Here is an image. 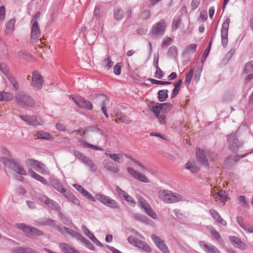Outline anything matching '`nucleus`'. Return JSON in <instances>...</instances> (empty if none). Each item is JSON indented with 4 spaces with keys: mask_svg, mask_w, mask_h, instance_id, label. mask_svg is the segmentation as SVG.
Here are the masks:
<instances>
[{
    "mask_svg": "<svg viewBox=\"0 0 253 253\" xmlns=\"http://www.w3.org/2000/svg\"><path fill=\"white\" fill-rule=\"evenodd\" d=\"M103 164L104 167L109 171L117 173L120 170L117 165L109 160H104Z\"/></svg>",
    "mask_w": 253,
    "mask_h": 253,
    "instance_id": "nucleus-24",
    "label": "nucleus"
},
{
    "mask_svg": "<svg viewBox=\"0 0 253 253\" xmlns=\"http://www.w3.org/2000/svg\"><path fill=\"white\" fill-rule=\"evenodd\" d=\"M31 36L30 40L32 42H37L41 37V31L38 21H31Z\"/></svg>",
    "mask_w": 253,
    "mask_h": 253,
    "instance_id": "nucleus-8",
    "label": "nucleus"
},
{
    "mask_svg": "<svg viewBox=\"0 0 253 253\" xmlns=\"http://www.w3.org/2000/svg\"><path fill=\"white\" fill-rule=\"evenodd\" d=\"M79 142L81 145L84 146L85 147L89 148L95 150L102 151L103 150L101 147L88 143V142L82 139L80 140Z\"/></svg>",
    "mask_w": 253,
    "mask_h": 253,
    "instance_id": "nucleus-36",
    "label": "nucleus"
},
{
    "mask_svg": "<svg viewBox=\"0 0 253 253\" xmlns=\"http://www.w3.org/2000/svg\"><path fill=\"white\" fill-rule=\"evenodd\" d=\"M151 11L149 10H144L141 15V18L143 20H147L150 17Z\"/></svg>",
    "mask_w": 253,
    "mask_h": 253,
    "instance_id": "nucleus-62",
    "label": "nucleus"
},
{
    "mask_svg": "<svg viewBox=\"0 0 253 253\" xmlns=\"http://www.w3.org/2000/svg\"><path fill=\"white\" fill-rule=\"evenodd\" d=\"M95 199L104 205L111 209H117L119 207L118 203L115 200L102 193L96 194Z\"/></svg>",
    "mask_w": 253,
    "mask_h": 253,
    "instance_id": "nucleus-4",
    "label": "nucleus"
},
{
    "mask_svg": "<svg viewBox=\"0 0 253 253\" xmlns=\"http://www.w3.org/2000/svg\"><path fill=\"white\" fill-rule=\"evenodd\" d=\"M113 65V62L109 57L105 58L102 63V67L106 70H109Z\"/></svg>",
    "mask_w": 253,
    "mask_h": 253,
    "instance_id": "nucleus-38",
    "label": "nucleus"
},
{
    "mask_svg": "<svg viewBox=\"0 0 253 253\" xmlns=\"http://www.w3.org/2000/svg\"><path fill=\"white\" fill-rule=\"evenodd\" d=\"M124 200H126L127 201V202L131 206L134 207L135 205V202L134 198L131 197V196L127 194L125 198L124 199Z\"/></svg>",
    "mask_w": 253,
    "mask_h": 253,
    "instance_id": "nucleus-59",
    "label": "nucleus"
},
{
    "mask_svg": "<svg viewBox=\"0 0 253 253\" xmlns=\"http://www.w3.org/2000/svg\"><path fill=\"white\" fill-rule=\"evenodd\" d=\"M74 156L81 161L83 163L90 168V170L92 171H95L96 168L92 161L88 157L84 156L83 153L78 150L74 151Z\"/></svg>",
    "mask_w": 253,
    "mask_h": 253,
    "instance_id": "nucleus-7",
    "label": "nucleus"
},
{
    "mask_svg": "<svg viewBox=\"0 0 253 253\" xmlns=\"http://www.w3.org/2000/svg\"><path fill=\"white\" fill-rule=\"evenodd\" d=\"M167 24L164 19H162L158 22L154 24L151 29V34L153 36L162 35L164 34Z\"/></svg>",
    "mask_w": 253,
    "mask_h": 253,
    "instance_id": "nucleus-10",
    "label": "nucleus"
},
{
    "mask_svg": "<svg viewBox=\"0 0 253 253\" xmlns=\"http://www.w3.org/2000/svg\"><path fill=\"white\" fill-rule=\"evenodd\" d=\"M241 227L249 233H253V226L245 223Z\"/></svg>",
    "mask_w": 253,
    "mask_h": 253,
    "instance_id": "nucleus-64",
    "label": "nucleus"
},
{
    "mask_svg": "<svg viewBox=\"0 0 253 253\" xmlns=\"http://www.w3.org/2000/svg\"><path fill=\"white\" fill-rule=\"evenodd\" d=\"M144 210L145 212L153 219H156L157 218L158 216L156 212L153 210L150 205L148 207H146Z\"/></svg>",
    "mask_w": 253,
    "mask_h": 253,
    "instance_id": "nucleus-42",
    "label": "nucleus"
},
{
    "mask_svg": "<svg viewBox=\"0 0 253 253\" xmlns=\"http://www.w3.org/2000/svg\"><path fill=\"white\" fill-rule=\"evenodd\" d=\"M230 22V19L229 17H227L222 26L221 36L222 44L224 47H226L228 43V33Z\"/></svg>",
    "mask_w": 253,
    "mask_h": 253,
    "instance_id": "nucleus-14",
    "label": "nucleus"
},
{
    "mask_svg": "<svg viewBox=\"0 0 253 253\" xmlns=\"http://www.w3.org/2000/svg\"><path fill=\"white\" fill-rule=\"evenodd\" d=\"M14 98L16 103L21 107L30 109L35 107L33 98L23 91L17 92Z\"/></svg>",
    "mask_w": 253,
    "mask_h": 253,
    "instance_id": "nucleus-3",
    "label": "nucleus"
},
{
    "mask_svg": "<svg viewBox=\"0 0 253 253\" xmlns=\"http://www.w3.org/2000/svg\"><path fill=\"white\" fill-rule=\"evenodd\" d=\"M177 48L176 46L172 45L168 50V56L170 58H175L177 55Z\"/></svg>",
    "mask_w": 253,
    "mask_h": 253,
    "instance_id": "nucleus-39",
    "label": "nucleus"
},
{
    "mask_svg": "<svg viewBox=\"0 0 253 253\" xmlns=\"http://www.w3.org/2000/svg\"><path fill=\"white\" fill-rule=\"evenodd\" d=\"M227 140L229 142V149L232 151H235L243 144V142H240L238 140L235 133H231L229 135Z\"/></svg>",
    "mask_w": 253,
    "mask_h": 253,
    "instance_id": "nucleus-17",
    "label": "nucleus"
},
{
    "mask_svg": "<svg viewBox=\"0 0 253 253\" xmlns=\"http://www.w3.org/2000/svg\"><path fill=\"white\" fill-rule=\"evenodd\" d=\"M148 80L154 84H162V85H166V84H171V83L167 81H162L156 80L154 79H149Z\"/></svg>",
    "mask_w": 253,
    "mask_h": 253,
    "instance_id": "nucleus-51",
    "label": "nucleus"
},
{
    "mask_svg": "<svg viewBox=\"0 0 253 253\" xmlns=\"http://www.w3.org/2000/svg\"><path fill=\"white\" fill-rule=\"evenodd\" d=\"M197 47V44L193 43L187 45L183 51V54H187L191 52H194L196 51Z\"/></svg>",
    "mask_w": 253,
    "mask_h": 253,
    "instance_id": "nucleus-37",
    "label": "nucleus"
},
{
    "mask_svg": "<svg viewBox=\"0 0 253 253\" xmlns=\"http://www.w3.org/2000/svg\"><path fill=\"white\" fill-rule=\"evenodd\" d=\"M89 131H96L99 134H101V131L100 129L95 128L91 127H86L85 128H81L79 130H74L72 131V133H77L80 136H83L85 134L86 132Z\"/></svg>",
    "mask_w": 253,
    "mask_h": 253,
    "instance_id": "nucleus-27",
    "label": "nucleus"
},
{
    "mask_svg": "<svg viewBox=\"0 0 253 253\" xmlns=\"http://www.w3.org/2000/svg\"><path fill=\"white\" fill-rule=\"evenodd\" d=\"M211 44V41L209 42V45L206 48V49L204 50V51L203 52V55L202 57V62H203L204 61H205L206 59L208 57L209 52H210V50Z\"/></svg>",
    "mask_w": 253,
    "mask_h": 253,
    "instance_id": "nucleus-52",
    "label": "nucleus"
},
{
    "mask_svg": "<svg viewBox=\"0 0 253 253\" xmlns=\"http://www.w3.org/2000/svg\"><path fill=\"white\" fill-rule=\"evenodd\" d=\"M82 195L83 196L87 198V199L90 200L92 202H95L97 200L95 199V196L93 197L90 193H89L85 189L82 193Z\"/></svg>",
    "mask_w": 253,
    "mask_h": 253,
    "instance_id": "nucleus-55",
    "label": "nucleus"
},
{
    "mask_svg": "<svg viewBox=\"0 0 253 253\" xmlns=\"http://www.w3.org/2000/svg\"><path fill=\"white\" fill-rule=\"evenodd\" d=\"M32 251L30 248L25 247H16L13 249V253H31Z\"/></svg>",
    "mask_w": 253,
    "mask_h": 253,
    "instance_id": "nucleus-41",
    "label": "nucleus"
},
{
    "mask_svg": "<svg viewBox=\"0 0 253 253\" xmlns=\"http://www.w3.org/2000/svg\"><path fill=\"white\" fill-rule=\"evenodd\" d=\"M8 80L12 85L13 88L17 90L19 88V84L16 79L11 74L7 77Z\"/></svg>",
    "mask_w": 253,
    "mask_h": 253,
    "instance_id": "nucleus-43",
    "label": "nucleus"
},
{
    "mask_svg": "<svg viewBox=\"0 0 253 253\" xmlns=\"http://www.w3.org/2000/svg\"><path fill=\"white\" fill-rule=\"evenodd\" d=\"M19 117L27 124L34 126H41L44 123L43 120L38 116L20 115Z\"/></svg>",
    "mask_w": 253,
    "mask_h": 253,
    "instance_id": "nucleus-6",
    "label": "nucleus"
},
{
    "mask_svg": "<svg viewBox=\"0 0 253 253\" xmlns=\"http://www.w3.org/2000/svg\"><path fill=\"white\" fill-rule=\"evenodd\" d=\"M158 194L160 199L168 204L175 203L183 200L182 196L179 194L168 190H160Z\"/></svg>",
    "mask_w": 253,
    "mask_h": 253,
    "instance_id": "nucleus-2",
    "label": "nucleus"
},
{
    "mask_svg": "<svg viewBox=\"0 0 253 253\" xmlns=\"http://www.w3.org/2000/svg\"><path fill=\"white\" fill-rule=\"evenodd\" d=\"M43 82V79L42 75L38 72L34 71L32 74L31 86L36 90H40L42 88Z\"/></svg>",
    "mask_w": 253,
    "mask_h": 253,
    "instance_id": "nucleus-12",
    "label": "nucleus"
},
{
    "mask_svg": "<svg viewBox=\"0 0 253 253\" xmlns=\"http://www.w3.org/2000/svg\"><path fill=\"white\" fill-rule=\"evenodd\" d=\"M211 234L212 237L215 238L216 240L218 241H220L221 240V238L219 233L213 227H211L210 230Z\"/></svg>",
    "mask_w": 253,
    "mask_h": 253,
    "instance_id": "nucleus-48",
    "label": "nucleus"
},
{
    "mask_svg": "<svg viewBox=\"0 0 253 253\" xmlns=\"http://www.w3.org/2000/svg\"><path fill=\"white\" fill-rule=\"evenodd\" d=\"M116 116L120 121L123 123H125L126 124H129L131 122V121L122 113H116Z\"/></svg>",
    "mask_w": 253,
    "mask_h": 253,
    "instance_id": "nucleus-40",
    "label": "nucleus"
},
{
    "mask_svg": "<svg viewBox=\"0 0 253 253\" xmlns=\"http://www.w3.org/2000/svg\"><path fill=\"white\" fill-rule=\"evenodd\" d=\"M193 70L191 69L189 71L188 73L186 75L185 80V84L186 85H189V84L190 83L193 76Z\"/></svg>",
    "mask_w": 253,
    "mask_h": 253,
    "instance_id": "nucleus-54",
    "label": "nucleus"
},
{
    "mask_svg": "<svg viewBox=\"0 0 253 253\" xmlns=\"http://www.w3.org/2000/svg\"><path fill=\"white\" fill-rule=\"evenodd\" d=\"M38 199L41 202L45 204L49 209L56 211H60V207L59 205L47 196L42 195L40 196Z\"/></svg>",
    "mask_w": 253,
    "mask_h": 253,
    "instance_id": "nucleus-15",
    "label": "nucleus"
},
{
    "mask_svg": "<svg viewBox=\"0 0 253 253\" xmlns=\"http://www.w3.org/2000/svg\"><path fill=\"white\" fill-rule=\"evenodd\" d=\"M105 154L106 156H108L112 160L119 164H121L124 162V156L129 158V157L126 154H113L110 153L109 151H106Z\"/></svg>",
    "mask_w": 253,
    "mask_h": 253,
    "instance_id": "nucleus-22",
    "label": "nucleus"
},
{
    "mask_svg": "<svg viewBox=\"0 0 253 253\" xmlns=\"http://www.w3.org/2000/svg\"><path fill=\"white\" fill-rule=\"evenodd\" d=\"M138 202L139 205L144 210L145 209L146 207H148L150 206V205L146 202L145 199L141 196L139 197Z\"/></svg>",
    "mask_w": 253,
    "mask_h": 253,
    "instance_id": "nucleus-49",
    "label": "nucleus"
},
{
    "mask_svg": "<svg viewBox=\"0 0 253 253\" xmlns=\"http://www.w3.org/2000/svg\"><path fill=\"white\" fill-rule=\"evenodd\" d=\"M151 239L157 248L163 253H168L169 250L164 240L156 234L151 235Z\"/></svg>",
    "mask_w": 253,
    "mask_h": 253,
    "instance_id": "nucleus-19",
    "label": "nucleus"
},
{
    "mask_svg": "<svg viewBox=\"0 0 253 253\" xmlns=\"http://www.w3.org/2000/svg\"><path fill=\"white\" fill-rule=\"evenodd\" d=\"M28 173L32 177L38 181L41 177L40 175L34 171L32 168L28 169Z\"/></svg>",
    "mask_w": 253,
    "mask_h": 253,
    "instance_id": "nucleus-57",
    "label": "nucleus"
},
{
    "mask_svg": "<svg viewBox=\"0 0 253 253\" xmlns=\"http://www.w3.org/2000/svg\"><path fill=\"white\" fill-rule=\"evenodd\" d=\"M17 227L26 232L31 235L41 236L42 234V232L38 229L27 225L24 223H19L17 225Z\"/></svg>",
    "mask_w": 253,
    "mask_h": 253,
    "instance_id": "nucleus-18",
    "label": "nucleus"
},
{
    "mask_svg": "<svg viewBox=\"0 0 253 253\" xmlns=\"http://www.w3.org/2000/svg\"><path fill=\"white\" fill-rule=\"evenodd\" d=\"M213 198L216 201L224 203L226 200L227 194L224 191H220L213 195Z\"/></svg>",
    "mask_w": 253,
    "mask_h": 253,
    "instance_id": "nucleus-30",
    "label": "nucleus"
},
{
    "mask_svg": "<svg viewBox=\"0 0 253 253\" xmlns=\"http://www.w3.org/2000/svg\"><path fill=\"white\" fill-rule=\"evenodd\" d=\"M68 200L76 206L80 205V200L77 199L72 193L67 189L63 194Z\"/></svg>",
    "mask_w": 253,
    "mask_h": 253,
    "instance_id": "nucleus-25",
    "label": "nucleus"
},
{
    "mask_svg": "<svg viewBox=\"0 0 253 253\" xmlns=\"http://www.w3.org/2000/svg\"><path fill=\"white\" fill-rule=\"evenodd\" d=\"M82 229L84 232V233L87 236L90 240H92V239L95 237L94 234L88 229H87L84 225H82Z\"/></svg>",
    "mask_w": 253,
    "mask_h": 253,
    "instance_id": "nucleus-46",
    "label": "nucleus"
},
{
    "mask_svg": "<svg viewBox=\"0 0 253 253\" xmlns=\"http://www.w3.org/2000/svg\"><path fill=\"white\" fill-rule=\"evenodd\" d=\"M199 245L204 249V251L208 253H217L218 249L213 245L206 243L204 241H200Z\"/></svg>",
    "mask_w": 253,
    "mask_h": 253,
    "instance_id": "nucleus-23",
    "label": "nucleus"
},
{
    "mask_svg": "<svg viewBox=\"0 0 253 253\" xmlns=\"http://www.w3.org/2000/svg\"><path fill=\"white\" fill-rule=\"evenodd\" d=\"M59 247L61 251L64 253H77V252L73 249V248L66 243L60 244Z\"/></svg>",
    "mask_w": 253,
    "mask_h": 253,
    "instance_id": "nucleus-32",
    "label": "nucleus"
},
{
    "mask_svg": "<svg viewBox=\"0 0 253 253\" xmlns=\"http://www.w3.org/2000/svg\"><path fill=\"white\" fill-rule=\"evenodd\" d=\"M114 18L117 20H121L124 16V11L120 8H116L114 10Z\"/></svg>",
    "mask_w": 253,
    "mask_h": 253,
    "instance_id": "nucleus-45",
    "label": "nucleus"
},
{
    "mask_svg": "<svg viewBox=\"0 0 253 253\" xmlns=\"http://www.w3.org/2000/svg\"><path fill=\"white\" fill-rule=\"evenodd\" d=\"M169 91L168 89L160 90L158 92V98L159 101H165L168 97Z\"/></svg>",
    "mask_w": 253,
    "mask_h": 253,
    "instance_id": "nucleus-34",
    "label": "nucleus"
},
{
    "mask_svg": "<svg viewBox=\"0 0 253 253\" xmlns=\"http://www.w3.org/2000/svg\"><path fill=\"white\" fill-rule=\"evenodd\" d=\"M156 71L155 74V77L159 79H162L164 76V72L160 67L156 68Z\"/></svg>",
    "mask_w": 253,
    "mask_h": 253,
    "instance_id": "nucleus-60",
    "label": "nucleus"
},
{
    "mask_svg": "<svg viewBox=\"0 0 253 253\" xmlns=\"http://www.w3.org/2000/svg\"><path fill=\"white\" fill-rule=\"evenodd\" d=\"M67 234L71 235L73 237L76 238L78 240L79 238V236H81V235L80 233L77 232L70 228L68 229Z\"/></svg>",
    "mask_w": 253,
    "mask_h": 253,
    "instance_id": "nucleus-61",
    "label": "nucleus"
},
{
    "mask_svg": "<svg viewBox=\"0 0 253 253\" xmlns=\"http://www.w3.org/2000/svg\"><path fill=\"white\" fill-rule=\"evenodd\" d=\"M229 240L236 247L244 249L245 247V243L237 237L230 236L229 237Z\"/></svg>",
    "mask_w": 253,
    "mask_h": 253,
    "instance_id": "nucleus-28",
    "label": "nucleus"
},
{
    "mask_svg": "<svg viewBox=\"0 0 253 253\" xmlns=\"http://www.w3.org/2000/svg\"><path fill=\"white\" fill-rule=\"evenodd\" d=\"M15 20L10 19L7 24L6 28V32L7 34H11L14 26Z\"/></svg>",
    "mask_w": 253,
    "mask_h": 253,
    "instance_id": "nucleus-44",
    "label": "nucleus"
},
{
    "mask_svg": "<svg viewBox=\"0 0 253 253\" xmlns=\"http://www.w3.org/2000/svg\"><path fill=\"white\" fill-rule=\"evenodd\" d=\"M133 217L136 220L141 222H144L146 219V217L144 216L137 213H134L133 214Z\"/></svg>",
    "mask_w": 253,
    "mask_h": 253,
    "instance_id": "nucleus-63",
    "label": "nucleus"
},
{
    "mask_svg": "<svg viewBox=\"0 0 253 253\" xmlns=\"http://www.w3.org/2000/svg\"><path fill=\"white\" fill-rule=\"evenodd\" d=\"M116 191L120 198L122 199H124L126 196L128 194L125 191L121 189L119 187L116 186Z\"/></svg>",
    "mask_w": 253,
    "mask_h": 253,
    "instance_id": "nucleus-50",
    "label": "nucleus"
},
{
    "mask_svg": "<svg viewBox=\"0 0 253 253\" xmlns=\"http://www.w3.org/2000/svg\"><path fill=\"white\" fill-rule=\"evenodd\" d=\"M181 23V19L180 18L174 19L172 24V29L173 31L176 30Z\"/></svg>",
    "mask_w": 253,
    "mask_h": 253,
    "instance_id": "nucleus-58",
    "label": "nucleus"
},
{
    "mask_svg": "<svg viewBox=\"0 0 253 253\" xmlns=\"http://www.w3.org/2000/svg\"><path fill=\"white\" fill-rule=\"evenodd\" d=\"M69 97L79 107L88 110H91L92 109V103L85 98L81 96L74 97L72 95H70Z\"/></svg>",
    "mask_w": 253,
    "mask_h": 253,
    "instance_id": "nucleus-13",
    "label": "nucleus"
},
{
    "mask_svg": "<svg viewBox=\"0 0 253 253\" xmlns=\"http://www.w3.org/2000/svg\"><path fill=\"white\" fill-rule=\"evenodd\" d=\"M127 172L135 179L146 183L150 182L149 178L143 173L134 170L133 168L128 167L127 168Z\"/></svg>",
    "mask_w": 253,
    "mask_h": 253,
    "instance_id": "nucleus-16",
    "label": "nucleus"
},
{
    "mask_svg": "<svg viewBox=\"0 0 253 253\" xmlns=\"http://www.w3.org/2000/svg\"><path fill=\"white\" fill-rule=\"evenodd\" d=\"M27 164L34 169L36 170L42 174H49V171L47 167L41 162L34 160H29Z\"/></svg>",
    "mask_w": 253,
    "mask_h": 253,
    "instance_id": "nucleus-9",
    "label": "nucleus"
},
{
    "mask_svg": "<svg viewBox=\"0 0 253 253\" xmlns=\"http://www.w3.org/2000/svg\"><path fill=\"white\" fill-rule=\"evenodd\" d=\"M127 240L130 244L138 248L142 251L150 253L152 251L151 247L146 243L140 241L133 236H129Z\"/></svg>",
    "mask_w": 253,
    "mask_h": 253,
    "instance_id": "nucleus-5",
    "label": "nucleus"
},
{
    "mask_svg": "<svg viewBox=\"0 0 253 253\" xmlns=\"http://www.w3.org/2000/svg\"><path fill=\"white\" fill-rule=\"evenodd\" d=\"M37 136L39 139L50 140L53 139L52 136L49 133L43 131V130H40L37 131Z\"/></svg>",
    "mask_w": 253,
    "mask_h": 253,
    "instance_id": "nucleus-33",
    "label": "nucleus"
},
{
    "mask_svg": "<svg viewBox=\"0 0 253 253\" xmlns=\"http://www.w3.org/2000/svg\"><path fill=\"white\" fill-rule=\"evenodd\" d=\"M0 71L2 72L6 77L10 75L9 73V68L4 63L0 64Z\"/></svg>",
    "mask_w": 253,
    "mask_h": 253,
    "instance_id": "nucleus-53",
    "label": "nucleus"
},
{
    "mask_svg": "<svg viewBox=\"0 0 253 253\" xmlns=\"http://www.w3.org/2000/svg\"><path fill=\"white\" fill-rule=\"evenodd\" d=\"M49 181L50 185L62 194L67 190L63 187L62 184L57 179L51 177Z\"/></svg>",
    "mask_w": 253,
    "mask_h": 253,
    "instance_id": "nucleus-21",
    "label": "nucleus"
},
{
    "mask_svg": "<svg viewBox=\"0 0 253 253\" xmlns=\"http://www.w3.org/2000/svg\"><path fill=\"white\" fill-rule=\"evenodd\" d=\"M5 165L6 167L10 168L17 173L22 175H25L27 172L23 167L17 162L12 160H7Z\"/></svg>",
    "mask_w": 253,
    "mask_h": 253,
    "instance_id": "nucleus-11",
    "label": "nucleus"
},
{
    "mask_svg": "<svg viewBox=\"0 0 253 253\" xmlns=\"http://www.w3.org/2000/svg\"><path fill=\"white\" fill-rule=\"evenodd\" d=\"M95 100L96 103L99 104L101 107H106V105L109 102L108 97L103 94H99L96 95Z\"/></svg>",
    "mask_w": 253,
    "mask_h": 253,
    "instance_id": "nucleus-26",
    "label": "nucleus"
},
{
    "mask_svg": "<svg viewBox=\"0 0 253 253\" xmlns=\"http://www.w3.org/2000/svg\"><path fill=\"white\" fill-rule=\"evenodd\" d=\"M171 107L172 105L169 103H157L152 107V110L160 123L165 125L166 124L165 114L171 109Z\"/></svg>",
    "mask_w": 253,
    "mask_h": 253,
    "instance_id": "nucleus-1",
    "label": "nucleus"
},
{
    "mask_svg": "<svg viewBox=\"0 0 253 253\" xmlns=\"http://www.w3.org/2000/svg\"><path fill=\"white\" fill-rule=\"evenodd\" d=\"M14 98L13 94L9 92L0 91V101L8 102Z\"/></svg>",
    "mask_w": 253,
    "mask_h": 253,
    "instance_id": "nucleus-29",
    "label": "nucleus"
},
{
    "mask_svg": "<svg viewBox=\"0 0 253 253\" xmlns=\"http://www.w3.org/2000/svg\"><path fill=\"white\" fill-rule=\"evenodd\" d=\"M237 200L239 202L240 204L242 205V207H249V204L246 201V197L244 196H240L237 198Z\"/></svg>",
    "mask_w": 253,
    "mask_h": 253,
    "instance_id": "nucleus-56",
    "label": "nucleus"
},
{
    "mask_svg": "<svg viewBox=\"0 0 253 253\" xmlns=\"http://www.w3.org/2000/svg\"><path fill=\"white\" fill-rule=\"evenodd\" d=\"M253 72V61L249 62L245 64L244 65L243 70L242 71V74H250Z\"/></svg>",
    "mask_w": 253,
    "mask_h": 253,
    "instance_id": "nucleus-35",
    "label": "nucleus"
},
{
    "mask_svg": "<svg viewBox=\"0 0 253 253\" xmlns=\"http://www.w3.org/2000/svg\"><path fill=\"white\" fill-rule=\"evenodd\" d=\"M185 168L189 169L192 173L197 172L200 169L194 161L188 162L185 164Z\"/></svg>",
    "mask_w": 253,
    "mask_h": 253,
    "instance_id": "nucleus-31",
    "label": "nucleus"
},
{
    "mask_svg": "<svg viewBox=\"0 0 253 253\" xmlns=\"http://www.w3.org/2000/svg\"><path fill=\"white\" fill-rule=\"evenodd\" d=\"M129 159L135 165L139 167L140 168L141 170H142L144 171L147 170V168L145 166L144 164H143L142 163H141L135 159H134L130 157H129Z\"/></svg>",
    "mask_w": 253,
    "mask_h": 253,
    "instance_id": "nucleus-47",
    "label": "nucleus"
},
{
    "mask_svg": "<svg viewBox=\"0 0 253 253\" xmlns=\"http://www.w3.org/2000/svg\"><path fill=\"white\" fill-rule=\"evenodd\" d=\"M196 153L197 161L202 165L209 168V166L208 161L205 155L204 151L200 148H197Z\"/></svg>",
    "mask_w": 253,
    "mask_h": 253,
    "instance_id": "nucleus-20",
    "label": "nucleus"
}]
</instances>
